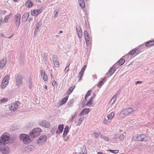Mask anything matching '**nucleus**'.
I'll return each instance as SVG.
<instances>
[{
    "instance_id": "16",
    "label": "nucleus",
    "mask_w": 154,
    "mask_h": 154,
    "mask_svg": "<svg viewBox=\"0 0 154 154\" xmlns=\"http://www.w3.org/2000/svg\"><path fill=\"white\" fill-rule=\"evenodd\" d=\"M89 110L90 109L88 108H85L79 114V116L87 114L89 112Z\"/></svg>"
},
{
    "instance_id": "23",
    "label": "nucleus",
    "mask_w": 154,
    "mask_h": 154,
    "mask_svg": "<svg viewBox=\"0 0 154 154\" xmlns=\"http://www.w3.org/2000/svg\"><path fill=\"white\" fill-rule=\"evenodd\" d=\"M76 30L79 37V38H82V32L81 31V28H79L78 29L76 27Z\"/></svg>"
},
{
    "instance_id": "11",
    "label": "nucleus",
    "mask_w": 154,
    "mask_h": 154,
    "mask_svg": "<svg viewBox=\"0 0 154 154\" xmlns=\"http://www.w3.org/2000/svg\"><path fill=\"white\" fill-rule=\"evenodd\" d=\"M52 60L54 66L56 67H58L59 66V62L57 60V58L56 55H54L52 57Z\"/></svg>"
},
{
    "instance_id": "8",
    "label": "nucleus",
    "mask_w": 154,
    "mask_h": 154,
    "mask_svg": "<svg viewBox=\"0 0 154 154\" xmlns=\"http://www.w3.org/2000/svg\"><path fill=\"white\" fill-rule=\"evenodd\" d=\"M19 103V102L17 101L13 104H11V105L9 107L10 110L13 111L16 110L18 109L19 107V104L18 103Z\"/></svg>"
},
{
    "instance_id": "12",
    "label": "nucleus",
    "mask_w": 154,
    "mask_h": 154,
    "mask_svg": "<svg viewBox=\"0 0 154 154\" xmlns=\"http://www.w3.org/2000/svg\"><path fill=\"white\" fill-rule=\"evenodd\" d=\"M116 67L114 66H112L111 68L109 70L108 72L106 73V75L108 77H110L116 71Z\"/></svg>"
},
{
    "instance_id": "46",
    "label": "nucleus",
    "mask_w": 154,
    "mask_h": 154,
    "mask_svg": "<svg viewBox=\"0 0 154 154\" xmlns=\"http://www.w3.org/2000/svg\"><path fill=\"white\" fill-rule=\"evenodd\" d=\"M83 120V118H80L78 121V122L77 123V125H79L80 124H81V123H82Z\"/></svg>"
},
{
    "instance_id": "38",
    "label": "nucleus",
    "mask_w": 154,
    "mask_h": 154,
    "mask_svg": "<svg viewBox=\"0 0 154 154\" xmlns=\"http://www.w3.org/2000/svg\"><path fill=\"white\" fill-rule=\"evenodd\" d=\"M57 128V126H55L53 127L51 130V132L52 133H54L55 132V130Z\"/></svg>"
},
{
    "instance_id": "17",
    "label": "nucleus",
    "mask_w": 154,
    "mask_h": 154,
    "mask_svg": "<svg viewBox=\"0 0 154 154\" xmlns=\"http://www.w3.org/2000/svg\"><path fill=\"white\" fill-rule=\"evenodd\" d=\"M42 23L41 22L39 21L36 24V27L34 31V35H35L37 32L39 28L41 26Z\"/></svg>"
},
{
    "instance_id": "53",
    "label": "nucleus",
    "mask_w": 154,
    "mask_h": 154,
    "mask_svg": "<svg viewBox=\"0 0 154 154\" xmlns=\"http://www.w3.org/2000/svg\"><path fill=\"white\" fill-rule=\"evenodd\" d=\"M69 64L68 66H67L66 68H65V70H64V72H68L69 70Z\"/></svg>"
},
{
    "instance_id": "30",
    "label": "nucleus",
    "mask_w": 154,
    "mask_h": 154,
    "mask_svg": "<svg viewBox=\"0 0 154 154\" xmlns=\"http://www.w3.org/2000/svg\"><path fill=\"white\" fill-rule=\"evenodd\" d=\"M111 121L107 119V118L106 117L104 118L103 123L105 125H108L110 124Z\"/></svg>"
},
{
    "instance_id": "13",
    "label": "nucleus",
    "mask_w": 154,
    "mask_h": 154,
    "mask_svg": "<svg viewBox=\"0 0 154 154\" xmlns=\"http://www.w3.org/2000/svg\"><path fill=\"white\" fill-rule=\"evenodd\" d=\"M0 151L4 154H8L9 153L10 149L8 147L6 146L2 148L0 147Z\"/></svg>"
},
{
    "instance_id": "24",
    "label": "nucleus",
    "mask_w": 154,
    "mask_h": 154,
    "mask_svg": "<svg viewBox=\"0 0 154 154\" xmlns=\"http://www.w3.org/2000/svg\"><path fill=\"white\" fill-rule=\"evenodd\" d=\"M69 127L68 125L66 126L64 128L63 133V137H65L68 134L69 131Z\"/></svg>"
},
{
    "instance_id": "50",
    "label": "nucleus",
    "mask_w": 154,
    "mask_h": 154,
    "mask_svg": "<svg viewBox=\"0 0 154 154\" xmlns=\"http://www.w3.org/2000/svg\"><path fill=\"white\" fill-rule=\"evenodd\" d=\"M47 57V55L45 54V53H44L43 55V59L45 61L46 60Z\"/></svg>"
},
{
    "instance_id": "52",
    "label": "nucleus",
    "mask_w": 154,
    "mask_h": 154,
    "mask_svg": "<svg viewBox=\"0 0 154 154\" xmlns=\"http://www.w3.org/2000/svg\"><path fill=\"white\" fill-rule=\"evenodd\" d=\"M134 49L135 51L137 54H138L139 53L140 51V50L139 49V48L138 47Z\"/></svg>"
},
{
    "instance_id": "56",
    "label": "nucleus",
    "mask_w": 154,
    "mask_h": 154,
    "mask_svg": "<svg viewBox=\"0 0 154 154\" xmlns=\"http://www.w3.org/2000/svg\"><path fill=\"white\" fill-rule=\"evenodd\" d=\"M43 78L44 80L45 81H47L48 80V77L46 74L44 75Z\"/></svg>"
},
{
    "instance_id": "58",
    "label": "nucleus",
    "mask_w": 154,
    "mask_h": 154,
    "mask_svg": "<svg viewBox=\"0 0 154 154\" xmlns=\"http://www.w3.org/2000/svg\"><path fill=\"white\" fill-rule=\"evenodd\" d=\"M2 82L5 83L6 84H8V81L7 80H6L4 79L2 81Z\"/></svg>"
},
{
    "instance_id": "27",
    "label": "nucleus",
    "mask_w": 154,
    "mask_h": 154,
    "mask_svg": "<svg viewBox=\"0 0 154 154\" xmlns=\"http://www.w3.org/2000/svg\"><path fill=\"white\" fill-rule=\"evenodd\" d=\"M12 15V14L10 13L9 15H6L5 16L4 19V20L5 23L7 22L8 20L10 18H11V17Z\"/></svg>"
},
{
    "instance_id": "28",
    "label": "nucleus",
    "mask_w": 154,
    "mask_h": 154,
    "mask_svg": "<svg viewBox=\"0 0 154 154\" xmlns=\"http://www.w3.org/2000/svg\"><path fill=\"white\" fill-rule=\"evenodd\" d=\"M79 5L82 8L85 7V3L83 0H79Z\"/></svg>"
},
{
    "instance_id": "3",
    "label": "nucleus",
    "mask_w": 154,
    "mask_h": 154,
    "mask_svg": "<svg viewBox=\"0 0 154 154\" xmlns=\"http://www.w3.org/2000/svg\"><path fill=\"white\" fill-rule=\"evenodd\" d=\"M133 111V109L131 108L125 109L121 112L119 116L120 118L125 117L129 114L131 113Z\"/></svg>"
},
{
    "instance_id": "2",
    "label": "nucleus",
    "mask_w": 154,
    "mask_h": 154,
    "mask_svg": "<svg viewBox=\"0 0 154 154\" xmlns=\"http://www.w3.org/2000/svg\"><path fill=\"white\" fill-rule=\"evenodd\" d=\"M10 134L7 132L3 133L0 137V143L5 144L8 143H12L14 142L16 139L15 137L10 138Z\"/></svg>"
},
{
    "instance_id": "36",
    "label": "nucleus",
    "mask_w": 154,
    "mask_h": 154,
    "mask_svg": "<svg viewBox=\"0 0 154 154\" xmlns=\"http://www.w3.org/2000/svg\"><path fill=\"white\" fill-rule=\"evenodd\" d=\"M129 54L131 55H132L135 54H137L134 49L131 51L129 52Z\"/></svg>"
},
{
    "instance_id": "4",
    "label": "nucleus",
    "mask_w": 154,
    "mask_h": 154,
    "mask_svg": "<svg viewBox=\"0 0 154 154\" xmlns=\"http://www.w3.org/2000/svg\"><path fill=\"white\" fill-rule=\"evenodd\" d=\"M133 140L137 141H146L149 140L148 138L144 134H140L136 137H134Z\"/></svg>"
},
{
    "instance_id": "34",
    "label": "nucleus",
    "mask_w": 154,
    "mask_h": 154,
    "mask_svg": "<svg viewBox=\"0 0 154 154\" xmlns=\"http://www.w3.org/2000/svg\"><path fill=\"white\" fill-rule=\"evenodd\" d=\"M75 86L71 87L69 88L68 91V94H70L72 91L73 90Z\"/></svg>"
},
{
    "instance_id": "55",
    "label": "nucleus",
    "mask_w": 154,
    "mask_h": 154,
    "mask_svg": "<svg viewBox=\"0 0 154 154\" xmlns=\"http://www.w3.org/2000/svg\"><path fill=\"white\" fill-rule=\"evenodd\" d=\"M103 84V83H102V81H101L98 84L97 86L98 87H100Z\"/></svg>"
},
{
    "instance_id": "15",
    "label": "nucleus",
    "mask_w": 154,
    "mask_h": 154,
    "mask_svg": "<svg viewBox=\"0 0 154 154\" xmlns=\"http://www.w3.org/2000/svg\"><path fill=\"white\" fill-rule=\"evenodd\" d=\"M7 60L6 59H3L0 61V68H3L5 67L7 63Z\"/></svg>"
},
{
    "instance_id": "64",
    "label": "nucleus",
    "mask_w": 154,
    "mask_h": 154,
    "mask_svg": "<svg viewBox=\"0 0 154 154\" xmlns=\"http://www.w3.org/2000/svg\"><path fill=\"white\" fill-rule=\"evenodd\" d=\"M106 78V77H105L103 79H102V80L101 81H102V83H103L105 81V79Z\"/></svg>"
},
{
    "instance_id": "63",
    "label": "nucleus",
    "mask_w": 154,
    "mask_h": 154,
    "mask_svg": "<svg viewBox=\"0 0 154 154\" xmlns=\"http://www.w3.org/2000/svg\"><path fill=\"white\" fill-rule=\"evenodd\" d=\"M142 83V82L140 81H137L136 82V83H135L136 84H140Z\"/></svg>"
},
{
    "instance_id": "9",
    "label": "nucleus",
    "mask_w": 154,
    "mask_h": 154,
    "mask_svg": "<svg viewBox=\"0 0 154 154\" xmlns=\"http://www.w3.org/2000/svg\"><path fill=\"white\" fill-rule=\"evenodd\" d=\"M46 141V136L42 135L40 136L37 141L38 143H45Z\"/></svg>"
},
{
    "instance_id": "37",
    "label": "nucleus",
    "mask_w": 154,
    "mask_h": 154,
    "mask_svg": "<svg viewBox=\"0 0 154 154\" xmlns=\"http://www.w3.org/2000/svg\"><path fill=\"white\" fill-rule=\"evenodd\" d=\"M107 151H109L110 152H111L115 154H117L118 153L119 151L118 150H113L111 149H108L107 150Z\"/></svg>"
},
{
    "instance_id": "26",
    "label": "nucleus",
    "mask_w": 154,
    "mask_h": 154,
    "mask_svg": "<svg viewBox=\"0 0 154 154\" xmlns=\"http://www.w3.org/2000/svg\"><path fill=\"white\" fill-rule=\"evenodd\" d=\"M26 5L29 8H30L33 6V3L30 0H28L26 2Z\"/></svg>"
},
{
    "instance_id": "10",
    "label": "nucleus",
    "mask_w": 154,
    "mask_h": 154,
    "mask_svg": "<svg viewBox=\"0 0 154 154\" xmlns=\"http://www.w3.org/2000/svg\"><path fill=\"white\" fill-rule=\"evenodd\" d=\"M39 123L41 126L46 128H48L50 125V123L45 120L40 121Z\"/></svg>"
},
{
    "instance_id": "61",
    "label": "nucleus",
    "mask_w": 154,
    "mask_h": 154,
    "mask_svg": "<svg viewBox=\"0 0 154 154\" xmlns=\"http://www.w3.org/2000/svg\"><path fill=\"white\" fill-rule=\"evenodd\" d=\"M51 80L52 82V85L54 87V85L56 84V82L55 80L53 81L52 79H51Z\"/></svg>"
},
{
    "instance_id": "5",
    "label": "nucleus",
    "mask_w": 154,
    "mask_h": 154,
    "mask_svg": "<svg viewBox=\"0 0 154 154\" xmlns=\"http://www.w3.org/2000/svg\"><path fill=\"white\" fill-rule=\"evenodd\" d=\"M16 83L17 86L21 87L23 84V77L20 75H15Z\"/></svg>"
},
{
    "instance_id": "21",
    "label": "nucleus",
    "mask_w": 154,
    "mask_h": 154,
    "mask_svg": "<svg viewBox=\"0 0 154 154\" xmlns=\"http://www.w3.org/2000/svg\"><path fill=\"white\" fill-rule=\"evenodd\" d=\"M81 148V152L79 153L80 154H87V150L85 146H83Z\"/></svg>"
},
{
    "instance_id": "60",
    "label": "nucleus",
    "mask_w": 154,
    "mask_h": 154,
    "mask_svg": "<svg viewBox=\"0 0 154 154\" xmlns=\"http://www.w3.org/2000/svg\"><path fill=\"white\" fill-rule=\"evenodd\" d=\"M9 75H7L5 76L4 79H5L9 81Z\"/></svg>"
},
{
    "instance_id": "62",
    "label": "nucleus",
    "mask_w": 154,
    "mask_h": 154,
    "mask_svg": "<svg viewBox=\"0 0 154 154\" xmlns=\"http://www.w3.org/2000/svg\"><path fill=\"white\" fill-rule=\"evenodd\" d=\"M82 106L83 108H84L86 106H87V105H86V104H84V102H82Z\"/></svg>"
},
{
    "instance_id": "20",
    "label": "nucleus",
    "mask_w": 154,
    "mask_h": 154,
    "mask_svg": "<svg viewBox=\"0 0 154 154\" xmlns=\"http://www.w3.org/2000/svg\"><path fill=\"white\" fill-rule=\"evenodd\" d=\"M92 136L95 138H97L99 137L102 138V135L100 134V133L94 132L93 133Z\"/></svg>"
},
{
    "instance_id": "29",
    "label": "nucleus",
    "mask_w": 154,
    "mask_h": 154,
    "mask_svg": "<svg viewBox=\"0 0 154 154\" xmlns=\"http://www.w3.org/2000/svg\"><path fill=\"white\" fill-rule=\"evenodd\" d=\"M68 98V96H67L64 98H63L60 101V103L61 104L63 105L66 102Z\"/></svg>"
},
{
    "instance_id": "40",
    "label": "nucleus",
    "mask_w": 154,
    "mask_h": 154,
    "mask_svg": "<svg viewBox=\"0 0 154 154\" xmlns=\"http://www.w3.org/2000/svg\"><path fill=\"white\" fill-rule=\"evenodd\" d=\"M84 73H82V71H80L79 73V81H80L82 79V78L83 76V75Z\"/></svg>"
},
{
    "instance_id": "45",
    "label": "nucleus",
    "mask_w": 154,
    "mask_h": 154,
    "mask_svg": "<svg viewBox=\"0 0 154 154\" xmlns=\"http://www.w3.org/2000/svg\"><path fill=\"white\" fill-rule=\"evenodd\" d=\"M76 112H75V114L74 115H72V118H70L69 119V122H72V120L73 119H74V118H75V116H76Z\"/></svg>"
},
{
    "instance_id": "25",
    "label": "nucleus",
    "mask_w": 154,
    "mask_h": 154,
    "mask_svg": "<svg viewBox=\"0 0 154 154\" xmlns=\"http://www.w3.org/2000/svg\"><path fill=\"white\" fill-rule=\"evenodd\" d=\"M93 98L92 97H91L89 99L88 101L86 103V105L89 107H91V105L93 103Z\"/></svg>"
},
{
    "instance_id": "22",
    "label": "nucleus",
    "mask_w": 154,
    "mask_h": 154,
    "mask_svg": "<svg viewBox=\"0 0 154 154\" xmlns=\"http://www.w3.org/2000/svg\"><path fill=\"white\" fill-rule=\"evenodd\" d=\"M114 116V113L113 112H111L106 117L107 118V119H108V120H109L111 121Z\"/></svg>"
},
{
    "instance_id": "35",
    "label": "nucleus",
    "mask_w": 154,
    "mask_h": 154,
    "mask_svg": "<svg viewBox=\"0 0 154 154\" xmlns=\"http://www.w3.org/2000/svg\"><path fill=\"white\" fill-rule=\"evenodd\" d=\"M92 92V91L91 90H89L87 92V94H86L85 97V100H86L87 99V98L89 96H90L91 93Z\"/></svg>"
},
{
    "instance_id": "43",
    "label": "nucleus",
    "mask_w": 154,
    "mask_h": 154,
    "mask_svg": "<svg viewBox=\"0 0 154 154\" xmlns=\"http://www.w3.org/2000/svg\"><path fill=\"white\" fill-rule=\"evenodd\" d=\"M31 14L32 16H37V14H36L35 10H34L32 11H31Z\"/></svg>"
},
{
    "instance_id": "1",
    "label": "nucleus",
    "mask_w": 154,
    "mask_h": 154,
    "mask_svg": "<svg viewBox=\"0 0 154 154\" xmlns=\"http://www.w3.org/2000/svg\"><path fill=\"white\" fill-rule=\"evenodd\" d=\"M42 131L40 128H36L30 133L29 135L21 134L20 135V138L25 144H28L30 143L35 137L39 135Z\"/></svg>"
},
{
    "instance_id": "54",
    "label": "nucleus",
    "mask_w": 154,
    "mask_h": 154,
    "mask_svg": "<svg viewBox=\"0 0 154 154\" xmlns=\"http://www.w3.org/2000/svg\"><path fill=\"white\" fill-rule=\"evenodd\" d=\"M102 138L106 141H108L109 140V138L106 137H103L102 136Z\"/></svg>"
},
{
    "instance_id": "7",
    "label": "nucleus",
    "mask_w": 154,
    "mask_h": 154,
    "mask_svg": "<svg viewBox=\"0 0 154 154\" xmlns=\"http://www.w3.org/2000/svg\"><path fill=\"white\" fill-rule=\"evenodd\" d=\"M35 147L33 145H28L26 146L23 150V152H29L33 151Z\"/></svg>"
},
{
    "instance_id": "48",
    "label": "nucleus",
    "mask_w": 154,
    "mask_h": 154,
    "mask_svg": "<svg viewBox=\"0 0 154 154\" xmlns=\"http://www.w3.org/2000/svg\"><path fill=\"white\" fill-rule=\"evenodd\" d=\"M7 84H8L2 82L1 85V87L3 88H5L6 87Z\"/></svg>"
},
{
    "instance_id": "49",
    "label": "nucleus",
    "mask_w": 154,
    "mask_h": 154,
    "mask_svg": "<svg viewBox=\"0 0 154 154\" xmlns=\"http://www.w3.org/2000/svg\"><path fill=\"white\" fill-rule=\"evenodd\" d=\"M29 88H32V82L31 79H29Z\"/></svg>"
},
{
    "instance_id": "19",
    "label": "nucleus",
    "mask_w": 154,
    "mask_h": 154,
    "mask_svg": "<svg viewBox=\"0 0 154 154\" xmlns=\"http://www.w3.org/2000/svg\"><path fill=\"white\" fill-rule=\"evenodd\" d=\"M63 125L62 124L59 125L58 127V130L59 131V132L58 131H57L56 133L57 134H59L60 133H62L63 129Z\"/></svg>"
},
{
    "instance_id": "18",
    "label": "nucleus",
    "mask_w": 154,
    "mask_h": 154,
    "mask_svg": "<svg viewBox=\"0 0 154 154\" xmlns=\"http://www.w3.org/2000/svg\"><path fill=\"white\" fill-rule=\"evenodd\" d=\"M29 13H26L23 14L22 17V21L23 22L26 21L29 17Z\"/></svg>"
},
{
    "instance_id": "14",
    "label": "nucleus",
    "mask_w": 154,
    "mask_h": 154,
    "mask_svg": "<svg viewBox=\"0 0 154 154\" xmlns=\"http://www.w3.org/2000/svg\"><path fill=\"white\" fill-rule=\"evenodd\" d=\"M125 136L123 134H116L114 136L115 139L117 138L120 140H123Z\"/></svg>"
},
{
    "instance_id": "41",
    "label": "nucleus",
    "mask_w": 154,
    "mask_h": 154,
    "mask_svg": "<svg viewBox=\"0 0 154 154\" xmlns=\"http://www.w3.org/2000/svg\"><path fill=\"white\" fill-rule=\"evenodd\" d=\"M84 34L85 38H86L89 37L88 33L87 31H85Z\"/></svg>"
},
{
    "instance_id": "31",
    "label": "nucleus",
    "mask_w": 154,
    "mask_h": 154,
    "mask_svg": "<svg viewBox=\"0 0 154 154\" xmlns=\"http://www.w3.org/2000/svg\"><path fill=\"white\" fill-rule=\"evenodd\" d=\"M74 103V100L71 99L68 103L67 104V106L69 107H71L73 106Z\"/></svg>"
},
{
    "instance_id": "44",
    "label": "nucleus",
    "mask_w": 154,
    "mask_h": 154,
    "mask_svg": "<svg viewBox=\"0 0 154 154\" xmlns=\"http://www.w3.org/2000/svg\"><path fill=\"white\" fill-rule=\"evenodd\" d=\"M59 12V11L57 10V9H56L54 11V18H57V16H58V13Z\"/></svg>"
},
{
    "instance_id": "51",
    "label": "nucleus",
    "mask_w": 154,
    "mask_h": 154,
    "mask_svg": "<svg viewBox=\"0 0 154 154\" xmlns=\"http://www.w3.org/2000/svg\"><path fill=\"white\" fill-rule=\"evenodd\" d=\"M134 49L135 51L137 54H138L139 53L140 51V50L139 49V48L138 47Z\"/></svg>"
},
{
    "instance_id": "57",
    "label": "nucleus",
    "mask_w": 154,
    "mask_h": 154,
    "mask_svg": "<svg viewBox=\"0 0 154 154\" xmlns=\"http://www.w3.org/2000/svg\"><path fill=\"white\" fill-rule=\"evenodd\" d=\"M86 65H85L82 68L81 71H82V73H84V72L85 71V69L86 68Z\"/></svg>"
},
{
    "instance_id": "6",
    "label": "nucleus",
    "mask_w": 154,
    "mask_h": 154,
    "mask_svg": "<svg viewBox=\"0 0 154 154\" xmlns=\"http://www.w3.org/2000/svg\"><path fill=\"white\" fill-rule=\"evenodd\" d=\"M21 16L20 14L17 13L14 16V20L16 25L19 27L20 24V19Z\"/></svg>"
},
{
    "instance_id": "39",
    "label": "nucleus",
    "mask_w": 154,
    "mask_h": 154,
    "mask_svg": "<svg viewBox=\"0 0 154 154\" xmlns=\"http://www.w3.org/2000/svg\"><path fill=\"white\" fill-rule=\"evenodd\" d=\"M85 41L86 43V44L87 45H90V36L89 37H87L86 38H85Z\"/></svg>"
},
{
    "instance_id": "33",
    "label": "nucleus",
    "mask_w": 154,
    "mask_h": 154,
    "mask_svg": "<svg viewBox=\"0 0 154 154\" xmlns=\"http://www.w3.org/2000/svg\"><path fill=\"white\" fill-rule=\"evenodd\" d=\"M125 62V60L124 59H121L118 61V63H119V65H122Z\"/></svg>"
},
{
    "instance_id": "59",
    "label": "nucleus",
    "mask_w": 154,
    "mask_h": 154,
    "mask_svg": "<svg viewBox=\"0 0 154 154\" xmlns=\"http://www.w3.org/2000/svg\"><path fill=\"white\" fill-rule=\"evenodd\" d=\"M46 74H45V72L44 71H41V76L42 77H43L44 75H45Z\"/></svg>"
},
{
    "instance_id": "32",
    "label": "nucleus",
    "mask_w": 154,
    "mask_h": 154,
    "mask_svg": "<svg viewBox=\"0 0 154 154\" xmlns=\"http://www.w3.org/2000/svg\"><path fill=\"white\" fill-rule=\"evenodd\" d=\"M154 44V41H149L147 42L145 44L146 46H149Z\"/></svg>"
},
{
    "instance_id": "42",
    "label": "nucleus",
    "mask_w": 154,
    "mask_h": 154,
    "mask_svg": "<svg viewBox=\"0 0 154 154\" xmlns=\"http://www.w3.org/2000/svg\"><path fill=\"white\" fill-rule=\"evenodd\" d=\"M36 14H37V16L40 14L42 11V10L41 9H35Z\"/></svg>"
},
{
    "instance_id": "47",
    "label": "nucleus",
    "mask_w": 154,
    "mask_h": 154,
    "mask_svg": "<svg viewBox=\"0 0 154 154\" xmlns=\"http://www.w3.org/2000/svg\"><path fill=\"white\" fill-rule=\"evenodd\" d=\"M8 100V99L6 98H3V99L0 100V104L2 103L5 102Z\"/></svg>"
}]
</instances>
